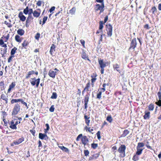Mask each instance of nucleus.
Returning <instances> with one entry per match:
<instances>
[{"instance_id":"f257e3e1","label":"nucleus","mask_w":161,"mask_h":161,"mask_svg":"<svg viewBox=\"0 0 161 161\" xmlns=\"http://www.w3.org/2000/svg\"><path fill=\"white\" fill-rule=\"evenodd\" d=\"M91 84L90 81H88V83L86 84V86L82 91V93L83 95L85 92H87V94L84 97V109L87 110L88 108V104L89 101L90 94L88 93V92H91L92 90L90 89Z\"/></svg>"},{"instance_id":"f03ea898","label":"nucleus","mask_w":161,"mask_h":161,"mask_svg":"<svg viewBox=\"0 0 161 161\" xmlns=\"http://www.w3.org/2000/svg\"><path fill=\"white\" fill-rule=\"evenodd\" d=\"M10 36V35L8 33L6 35H3L1 37L0 39V46L2 47H4V48H7V44L4 43L8 41Z\"/></svg>"},{"instance_id":"7ed1b4c3","label":"nucleus","mask_w":161,"mask_h":161,"mask_svg":"<svg viewBox=\"0 0 161 161\" xmlns=\"http://www.w3.org/2000/svg\"><path fill=\"white\" fill-rule=\"evenodd\" d=\"M98 62L101 69V73L102 74L104 73V68L106 67L107 65L108 62H104L103 60L101 58H99L98 59Z\"/></svg>"},{"instance_id":"20e7f679","label":"nucleus","mask_w":161,"mask_h":161,"mask_svg":"<svg viewBox=\"0 0 161 161\" xmlns=\"http://www.w3.org/2000/svg\"><path fill=\"white\" fill-rule=\"evenodd\" d=\"M20 106L18 104H16L14 106L12 110L11 115H17L20 112Z\"/></svg>"},{"instance_id":"39448f33","label":"nucleus","mask_w":161,"mask_h":161,"mask_svg":"<svg viewBox=\"0 0 161 161\" xmlns=\"http://www.w3.org/2000/svg\"><path fill=\"white\" fill-rule=\"evenodd\" d=\"M105 27L108 37H111L112 35V26L110 24H107L106 25Z\"/></svg>"},{"instance_id":"423d86ee","label":"nucleus","mask_w":161,"mask_h":161,"mask_svg":"<svg viewBox=\"0 0 161 161\" xmlns=\"http://www.w3.org/2000/svg\"><path fill=\"white\" fill-rule=\"evenodd\" d=\"M108 84L103 83V88H100L98 90V91L100 90V91H99L97 94V98L100 99H101L102 96V93L106 91L105 87L106 85L108 86Z\"/></svg>"},{"instance_id":"0eeeda50","label":"nucleus","mask_w":161,"mask_h":161,"mask_svg":"<svg viewBox=\"0 0 161 161\" xmlns=\"http://www.w3.org/2000/svg\"><path fill=\"white\" fill-rule=\"evenodd\" d=\"M137 45V43L136 38H134L130 41V46L128 50H135V49Z\"/></svg>"},{"instance_id":"6e6552de","label":"nucleus","mask_w":161,"mask_h":161,"mask_svg":"<svg viewBox=\"0 0 161 161\" xmlns=\"http://www.w3.org/2000/svg\"><path fill=\"white\" fill-rule=\"evenodd\" d=\"M104 7V4H103L100 5L99 4H97L95 5V7L94 8V10L96 12L99 10L100 12L99 14H100L103 12Z\"/></svg>"},{"instance_id":"1a4fd4ad","label":"nucleus","mask_w":161,"mask_h":161,"mask_svg":"<svg viewBox=\"0 0 161 161\" xmlns=\"http://www.w3.org/2000/svg\"><path fill=\"white\" fill-rule=\"evenodd\" d=\"M20 123V121H18L17 119H13L10 122V125L9 126L10 128L13 129H16L17 128L16 125Z\"/></svg>"},{"instance_id":"9d476101","label":"nucleus","mask_w":161,"mask_h":161,"mask_svg":"<svg viewBox=\"0 0 161 161\" xmlns=\"http://www.w3.org/2000/svg\"><path fill=\"white\" fill-rule=\"evenodd\" d=\"M40 79L38 78L36 79L35 77L31 78L30 80V83L32 86H34L36 85V87H38L40 83Z\"/></svg>"},{"instance_id":"9b49d317","label":"nucleus","mask_w":161,"mask_h":161,"mask_svg":"<svg viewBox=\"0 0 161 161\" xmlns=\"http://www.w3.org/2000/svg\"><path fill=\"white\" fill-rule=\"evenodd\" d=\"M19 102H21V103L25 105L26 107H27V104L24 101H23V100L22 99L19 98L18 99H12L10 101L11 103L12 104H14L15 103H17Z\"/></svg>"},{"instance_id":"f8f14e48","label":"nucleus","mask_w":161,"mask_h":161,"mask_svg":"<svg viewBox=\"0 0 161 161\" xmlns=\"http://www.w3.org/2000/svg\"><path fill=\"white\" fill-rule=\"evenodd\" d=\"M33 19L34 18L32 16V15H28L25 22V26L26 27H28L29 26V24L31 22L33 21Z\"/></svg>"},{"instance_id":"ddd939ff","label":"nucleus","mask_w":161,"mask_h":161,"mask_svg":"<svg viewBox=\"0 0 161 161\" xmlns=\"http://www.w3.org/2000/svg\"><path fill=\"white\" fill-rule=\"evenodd\" d=\"M33 12L32 8L29 9L28 7L27 6L24 9L23 13L25 14H28V15H31Z\"/></svg>"},{"instance_id":"4468645a","label":"nucleus","mask_w":161,"mask_h":161,"mask_svg":"<svg viewBox=\"0 0 161 161\" xmlns=\"http://www.w3.org/2000/svg\"><path fill=\"white\" fill-rule=\"evenodd\" d=\"M97 74L96 73H93V75H91V77L92 78V79L91 80V85L92 87H93L94 86V83L97 80V78L96 77L97 76Z\"/></svg>"},{"instance_id":"2eb2a0df","label":"nucleus","mask_w":161,"mask_h":161,"mask_svg":"<svg viewBox=\"0 0 161 161\" xmlns=\"http://www.w3.org/2000/svg\"><path fill=\"white\" fill-rule=\"evenodd\" d=\"M41 10L40 8H37L36 10H35L33 11V15L34 17L36 18L38 17L40 15Z\"/></svg>"},{"instance_id":"dca6fc26","label":"nucleus","mask_w":161,"mask_h":161,"mask_svg":"<svg viewBox=\"0 0 161 161\" xmlns=\"http://www.w3.org/2000/svg\"><path fill=\"white\" fill-rule=\"evenodd\" d=\"M81 57L82 58L85 60H87L90 62H91L90 60L88 58V56L87 54L85 53L84 50H82Z\"/></svg>"},{"instance_id":"f3484780","label":"nucleus","mask_w":161,"mask_h":161,"mask_svg":"<svg viewBox=\"0 0 161 161\" xmlns=\"http://www.w3.org/2000/svg\"><path fill=\"white\" fill-rule=\"evenodd\" d=\"M18 17L19 19L22 22H24L26 19V17L23 14V13L21 11L18 14Z\"/></svg>"},{"instance_id":"a211bd4d","label":"nucleus","mask_w":161,"mask_h":161,"mask_svg":"<svg viewBox=\"0 0 161 161\" xmlns=\"http://www.w3.org/2000/svg\"><path fill=\"white\" fill-rule=\"evenodd\" d=\"M84 118L85 120V122L88 126L89 125V124L90 123V120L89 119L90 117L89 116H87L86 114L84 115Z\"/></svg>"},{"instance_id":"6ab92c4d","label":"nucleus","mask_w":161,"mask_h":161,"mask_svg":"<svg viewBox=\"0 0 161 161\" xmlns=\"http://www.w3.org/2000/svg\"><path fill=\"white\" fill-rule=\"evenodd\" d=\"M29 44V42L26 40H24L22 43V47L21 49H26V47H27Z\"/></svg>"},{"instance_id":"aec40b11","label":"nucleus","mask_w":161,"mask_h":161,"mask_svg":"<svg viewBox=\"0 0 161 161\" xmlns=\"http://www.w3.org/2000/svg\"><path fill=\"white\" fill-rule=\"evenodd\" d=\"M126 147L124 145H121L118 149V151L120 153H123L125 152Z\"/></svg>"},{"instance_id":"412c9836","label":"nucleus","mask_w":161,"mask_h":161,"mask_svg":"<svg viewBox=\"0 0 161 161\" xmlns=\"http://www.w3.org/2000/svg\"><path fill=\"white\" fill-rule=\"evenodd\" d=\"M39 137L42 140H47L48 138V137L46 134H43L41 133H39Z\"/></svg>"},{"instance_id":"4be33fe9","label":"nucleus","mask_w":161,"mask_h":161,"mask_svg":"<svg viewBox=\"0 0 161 161\" xmlns=\"http://www.w3.org/2000/svg\"><path fill=\"white\" fill-rule=\"evenodd\" d=\"M81 142L85 146L89 142V141L87 137L86 136H84L81 138Z\"/></svg>"},{"instance_id":"5701e85b","label":"nucleus","mask_w":161,"mask_h":161,"mask_svg":"<svg viewBox=\"0 0 161 161\" xmlns=\"http://www.w3.org/2000/svg\"><path fill=\"white\" fill-rule=\"evenodd\" d=\"M144 113L145 114L143 116L144 119H149L150 117V112L147 110H146L144 112Z\"/></svg>"},{"instance_id":"b1692460","label":"nucleus","mask_w":161,"mask_h":161,"mask_svg":"<svg viewBox=\"0 0 161 161\" xmlns=\"http://www.w3.org/2000/svg\"><path fill=\"white\" fill-rule=\"evenodd\" d=\"M56 73V72L50 70L48 72V75L50 77L54 78H55Z\"/></svg>"},{"instance_id":"393cba45","label":"nucleus","mask_w":161,"mask_h":161,"mask_svg":"<svg viewBox=\"0 0 161 161\" xmlns=\"http://www.w3.org/2000/svg\"><path fill=\"white\" fill-rule=\"evenodd\" d=\"M15 86V82H12L9 85V88L8 90V93H10L11 90L13 89Z\"/></svg>"},{"instance_id":"a878e982","label":"nucleus","mask_w":161,"mask_h":161,"mask_svg":"<svg viewBox=\"0 0 161 161\" xmlns=\"http://www.w3.org/2000/svg\"><path fill=\"white\" fill-rule=\"evenodd\" d=\"M56 46L54 44H52L50 47V53L51 55H53V53L55 51V48Z\"/></svg>"},{"instance_id":"bb28decb","label":"nucleus","mask_w":161,"mask_h":161,"mask_svg":"<svg viewBox=\"0 0 161 161\" xmlns=\"http://www.w3.org/2000/svg\"><path fill=\"white\" fill-rule=\"evenodd\" d=\"M113 67L114 69H116L119 73L121 72V70L120 69L119 65L118 64L113 65Z\"/></svg>"},{"instance_id":"cd10ccee","label":"nucleus","mask_w":161,"mask_h":161,"mask_svg":"<svg viewBox=\"0 0 161 161\" xmlns=\"http://www.w3.org/2000/svg\"><path fill=\"white\" fill-rule=\"evenodd\" d=\"M25 31L22 29H19L17 31V33L18 35L20 36L23 35L25 33Z\"/></svg>"},{"instance_id":"c85d7f7f","label":"nucleus","mask_w":161,"mask_h":161,"mask_svg":"<svg viewBox=\"0 0 161 161\" xmlns=\"http://www.w3.org/2000/svg\"><path fill=\"white\" fill-rule=\"evenodd\" d=\"M34 74V71L33 70L29 71L25 76L26 79H28L31 77V75Z\"/></svg>"},{"instance_id":"c756f323","label":"nucleus","mask_w":161,"mask_h":161,"mask_svg":"<svg viewBox=\"0 0 161 161\" xmlns=\"http://www.w3.org/2000/svg\"><path fill=\"white\" fill-rule=\"evenodd\" d=\"M15 41L19 43H20L22 40V38L19 36V35H16L15 37Z\"/></svg>"},{"instance_id":"7c9ffc66","label":"nucleus","mask_w":161,"mask_h":161,"mask_svg":"<svg viewBox=\"0 0 161 161\" xmlns=\"http://www.w3.org/2000/svg\"><path fill=\"white\" fill-rule=\"evenodd\" d=\"M103 21H100L99 22V29L101 30V32H103L102 29L103 27V25L104 24Z\"/></svg>"},{"instance_id":"2f4dec72","label":"nucleus","mask_w":161,"mask_h":161,"mask_svg":"<svg viewBox=\"0 0 161 161\" xmlns=\"http://www.w3.org/2000/svg\"><path fill=\"white\" fill-rule=\"evenodd\" d=\"M17 48L16 47H14L11 50L10 54L14 56L15 53L16 52Z\"/></svg>"},{"instance_id":"473e14b6","label":"nucleus","mask_w":161,"mask_h":161,"mask_svg":"<svg viewBox=\"0 0 161 161\" xmlns=\"http://www.w3.org/2000/svg\"><path fill=\"white\" fill-rule=\"evenodd\" d=\"M154 108V104L151 103L148 106V109L149 111H152L153 110Z\"/></svg>"},{"instance_id":"72a5a7b5","label":"nucleus","mask_w":161,"mask_h":161,"mask_svg":"<svg viewBox=\"0 0 161 161\" xmlns=\"http://www.w3.org/2000/svg\"><path fill=\"white\" fill-rule=\"evenodd\" d=\"M76 11V8L75 7H73L69 11V13L71 15H74L75 14Z\"/></svg>"},{"instance_id":"f704fd0d","label":"nucleus","mask_w":161,"mask_h":161,"mask_svg":"<svg viewBox=\"0 0 161 161\" xmlns=\"http://www.w3.org/2000/svg\"><path fill=\"white\" fill-rule=\"evenodd\" d=\"M151 11L152 14H155V13L157 11V9L155 6H153L151 8Z\"/></svg>"},{"instance_id":"c9c22d12","label":"nucleus","mask_w":161,"mask_h":161,"mask_svg":"<svg viewBox=\"0 0 161 161\" xmlns=\"http://www.w3.org/2000/svg\"><path fill=\"white\" fill-rule=\"evenodd\" d=\"M136 149L137 151L136 153V154L137 155H140L142 153L143 149L136 147Z\"/></svg>"},{"instance_id":"e433bc0d","label":"nucleus","mask_w":161,"mask_h":161,"mask_svg":"<svg viewBox=\"0 0 161 161\" xmlns=\"http://www.w3.org/2000/svg\"><path fill=\"white\" fill-rule=\"evenodd\" d=\"M59 147L61 150H63V151L64 152H69V149L64 146H59Z\"/></svg>"},{"instance_id":"4c0bfd02","label":"nucleus","mask_w":161,"mask_h":161,"mask_svg":"<svg viewBox=\"0 0 161 161\" xmlns=\"http://www.w3.org/2000/svg\"><path fill=\"white\" fill-rule=\"evenodd\" d=\"M106 120L110 123H111L113 121V119L111 115H108L107 117Z\"/></svg>"},{"instance_id":"58836bf2","label":"nucleus","mask_w":161,"mask_h":161,"mask_svg":"<svg viewBox=\"0 0 161 161\" xmlns=\"http://www.w3.org/2000/svg\"><path fill=\"white\" fill-rule=\"evenodd\" d=\"M0 86L1 88V90H4L5 88L4 84L3 81H1L0 82Z\"/></svg>"},{"instance_id":"ea45409f","label":"nucleus","mask_w":161,"mask_h":161,"mask_svg":"<svg viewBox=\"0 0 161 161\" xmlns=\"http://www.w3.org/2000/svg\"><path fill=\"white\" fill-rule=\"evenodd\" d=\"M7 48H6L3 49L2 50H1V51H2V52H1V53L2 57L4 56V55L6 54L7 52Z\"/></svg>"},{"instance_id":"a19ab883","label":"nucleus","mask_w":161,"mask_h":161,"mask_svg":"<svg viewBox=\"0 0 161 161\" xmlns=\"http://www.w3.org/2000/svg\"><path fill=\"white\" fill-rule=\"evenodd\" d=\"M144 146V144L142 142H139L138 143L137 148H140V147H142Z\"/></svg>"},{"instance_id":"79ce46f5","label":"nucleus","mask_w":161,"mask_h":161,"mask_svg":"<svg viewBox=\"0 0 161 161\" xmlns=\"http://www.w3.org/2000/svg\"><path fill=\"white\" fill-rule=\"evenodd\" d=\"M57 97V95L56 92H53L52 93V95L51 98L52 99H56Z\"/></svg>"},{"instance_id":"37998d69","label":"nucleus","mask_w":161,"mask_h":161,"mask_svg":"<svg viewBox=\"0 0 161 161\" xmlns=\"http://www.w3.org/2000/svg\"><path fill=\"white\" fill-rule=\"evenodd\" d=\"M7 98V97L3 93L1 96L0 99H2L4 100Z\"/></svg>"},{"instance_id":"c03bdc74","label":"nucleus","mask_w":161,"mask_h":161,"mask_svg":"<svg viewBox=\"0 0 161 161\" xmlns=\"http://www.w3.org/2000/svg\"><path fill=\"white\" fill-rule=\"evenodd\" d=\"M105 35V34H102L101 35L100 37L99 38V39L98 41V43L99 44H100V43L101 42H102L103 41V36H104Z\"/></svg>"},{"instance_id":"a18cd8bd","label":"nucleus","mask_w":161,"mask_h":161,"mask_svg":"<svg viewBox=\"0 0 161 161\" xmlns=\"http://www.w3.org/2000/svg\"><path fill=\"white\" fill-rule=\"evenodd\" d=\"M4 24L7 25L8 27L9 28H11L12 27V25L10 23L7 22L6 21H5Z\"/></svg>"},{"instance_id":"49530a36","label":"nucleus","mask_w":161,"mask_h":161,"mask_svg":"<svg viewBox=\"0 0 161 161\" xmlns=\"http://www.w3.org/2000/svg\"><path fill=\"white\" fill-rule=\"evenodd\" d=\"M98 146V144L96 143H92L91 144V147L93 149H96Z\"/></svg>"},{"instance_id":"de8ad7c7","label":"nucleus","mask_w":161,"mask_h":161,"mask_svg":"<svg viewBox=\"0 0 161 161\" xmlns=\"http://www.w3.org/2000/svg\"><path fill=\"white\" fill-rule=\"evenodd\" d=\"M14 57V56L10 55L9 58L8 59V63H10L12 61L13 58Z\"/></svg>"},{"instance_id":"09e8293b","label":"nucleus","mask_w":161,"mask_h":161,"mask_svg":"<svg viewBox=\"0 0 161 161\" xmlns=\"http://www.w3.org/2000/svg\"><path fill=\"white\" fill-rule=\"evenodd\" d=\"M136 155V154L134 155L132 158V160L134 161H136L138 159V157Z\"/></svg>"},{"instance_id":"8fccbe9b","label":"nucleus","mask_w":161,"mask_h":161,"mask_svg":"<svg viewBox=\"0 0 161 161\" xmlns=\"http://www.w3.org/2000/svg\"><path fill=\"white\" fill-rule=\"evenodd\" d=\"M2 113L3 115V117H2V118H5L6 116L7 115V113L5 112V111H2Z\"/></svg>"},{"instance_id":"3c124183","label":"nucleus","mask_w":161,"mask_h":161,"mask_svg":"<svg viewBox=\"0 0 161 161\" xmlns=\"http://www.w3.org/2000/svg\"><path fill=\"white\" fill-rule=\"evenodd\" d=\"M40 34L39 33H37V34H36L35 37V38L37 40H38L39 38H40Z\"/></svg>"},{"instance_id":"603ef678","label":"nucleus","mask_w":161,"mask_h":161,"mask_svg":"<svg viewBox=\"0 0 161 161\" xmlns=\"http://www.w3.org/2000/svg\"><path fill=\"white\" fill-rule=\"evenodd\" d=\"M55 108H54V106L52 105L51 106V107L49 108V111L51 112H53Z\"/></svg>"},{"instance_id":"864d4df0","label":"nucleus","mask_w":161,"mask_h":161,"mask_svg":"<svg viewBox=\"0 0 161 161\" xmlns=\"http://www.w3.org/2000/svg\"><path fill=\"white\" fill-rule=\"evenodd\" d=\"M84 153L85 156L87 157L88 156L89 153V152L87 150H84Z\"/></svg>"},{"instance_id":"5fc2aeb1","label":"nucleus","mask_w":161,"mask_h":161,"mask_svg":"<svg viewBox=\"0 0 161 161\" xmlns=\"http://www.w3.org/2000/svg\"><path fill=\"white\" fill-rule=\"evenodd\" d=\"M155 104L158 106L159 107H161V100L159 99L158 102H155Z\"/></svg>"},{"instance_id":"6e6d98bb","label":"nucleus","mask_w":161,"mask_h":161,"mask_svg":"<svg viewBox=\"0 0 161 161\" xmlns=\"http://www.w3.org/2000/svg\"><path fill=\"white\" fill-rule=\"evenodd\" d=\"M123 133L122 134L121 136L122 137H125V136L128 134L129 131H123Z\"/></svg>"},{"instance_id":"4d7b16f0","label":"nucleus","mask_w":161,"mask_h":161,"mask_svg":"<svg viewBox=\"0 0 161 161\" xmlns=\"http://www.w3.org/2000/svg\"><path fill=\"white\" fill-rule=\"evenodd\" d=\"M47 19V16H44L43 19L42 25H44L46 22Z\"/></svg>"},{"instance_id":"13d9d810","label":"nucleus","mask_w":161,"mask_h":161,"mask_svg":"<svg viewBox=\"0 0 161 161\" xmlns=\"http://www.w3.org/2000/svg\"><path fill=\"white\" fill-rule=\"evenodd\" d=\"M80 42L84 47H85V41L84 40L81 39L80 40Z\"/></svg>"},{"instance_id":"bf43d9fd","label":"nucleus","mask_w":161,"mask_h":161,"mask_svg":"<svg viewBox=\"0 0 161 161\" xmlns=\"http://www.w3.org/2000/svg\"><path fill=\"white\" fill-rule=\"evenodd\" d=\"M100 133V131H97V132L96 134L97 138L98 140H100L101 138Z\"/></svg>"},{"instance_id":"052dcab7","label":"nucleus","mask_w":161,"mask_h":161,"mask_svg":"<svg viewBox=\"0 0 161 161\" xmlns=\"http://www.w3.org/2000/svg\"><path fill=\"white\" fill-rule=\"evenodd\" d=\"M82 134H80L77 137V138H76V141H79L80 140V139L81 138H82Z\"/></svg>"},{"instance_id":"680f3d73","label":"nucleus","mask_w":161,"mask_h":161,"mask_svg":"<svg viewBox=\"0 0 161 161\" xmlns=\"http://www.w3.org/2000/svg\"><path fill=\"white\" fill-rule=\"evenodd\" d=\"M42 2L41 1L39 0L37 2L36 4L38 6H41L42 5Z\"/></svg>"},{"instance_id":"e2e57ef3","label":"nucleus","mask_w":161,"mask_h":161,"mask_svg":"<svg viewBox=\"0 0 161 161\" xmlns=\"http://www.w3.org/2000/svg\"><path fill=\"white\" fill-rule=\"evenodd\" d=\"M17 141H18V142H19V143L20 144L24 141V138L23 137H21L19 138Z\"/></svg>"},{"instance_id":"0e129e2a","label":"nucleus","mask_w":161,"mask_h":161,"mask_svg":"<svg viewBox=\"0 0 161 161\" xmlns=\"http://www.w3.org/2000/svg\"><path fill=\"white\" fill-rule=\"evenodd\" d=\"M104 0H95L96 2L98 3H100L101 4H104Z\"/></svg>"},{"instance_id":"69168bd1","label":"nucleus","mask_w":161,"mask_h":161,"mask_svg":"<svg viewBox=\"0 0 161 161\" xmlns=\"http://www.w3.org/2000/svg\"><path fill=\"white\" fill-rule=\"evenodd\" d=\"M55 8L54 6L52 7L49 9V11L50 12V13H53L52 12L54 10Z\"/></svg>"},{"instance_id":"338daca9","label":"nucleus","mask_w":161,"mask_h":161,"mask_svg":"<svg viewBox=\"0 0 161 161\" xmlns=\"http://www.w3.org/2000/svg\"><path fill=\"white\" fill-rule=\"evenodd\" d=\"M144 28L147 30L149 29L150 28V27L149 26L148 24H146L144 26Z\"/></svg>"},{"instance_id":"774afa93","label":"nucleus","mask_w":161,"mask_h":161,"mask_svg":"<svg viewBox=\"0 0 161 161\" xmlns=\"http://www.w3.org/2000/svg\"><path fill=\"white\" fill-rule=\"evenodd\" d=\"M159 99L161 100V92H159L157 93Z\"/></svg>"}]
</instances>
